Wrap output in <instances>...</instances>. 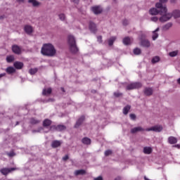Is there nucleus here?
<instances>
[{
	"label": "nucleus",
	"mask_w": 180,
	"mask_h": 180,
	"mask_svg": "<svg viewBox=\"0 0 180 180\" xmlns=\"http://www.w3.org/2000/svg\"><path fill=\"white\" fill-rule=\"evenodd\" d=\"M41 53L46 57H56L57 56V49H56L53 44L47 43L42 46Z\"/></svg>",
	"instance_id": "f257e3e1"
},
{
	"label": "nucleus",
	"mask_w": 180,
	"mask_h": 180,
	"mask_svg": "<svg viewBox=\"0 0 180 180\" xmlns=\"http://www.w3.org/2000/svg\"><path fill=\"white\" fill-rule=\"evenodd\" d=\"M68 44L71 53H73V54L78 53V47L77 46V41H75V37H74V36L68 35Z\"/></svg>",
	"instance_id": "f03ea898"
},
{
	"label": "nucleus",
	"mask_w": 180,
	"mask_h": 180,
	"mask_svg": "<svg viewBox=\"0 0 180 180\" xmlns=\"http://www.w3.org/2000/svg\"><path fill=\"white\" fill-rule=\"evenodd\" d=\"M160 17L159 18L160 22L164 23V22H168L172 18V14L171 13H168V9L167 8L163 7L160 9Z\"/></svg>",
	"instance_id": "7ed1b4c3"
},
{
	"label": "nucleus",
	"mask_w": 180,
	"mask_h": 180,
	"mask_svg": "<svg viewBox=\"0 0 180 180\" xmlns=\"http://www.w3.org/2000/svg\"><path fill=\"white\" fill-rule=\"evenodd\" d=\"M146 131H155L156 133H160V131H162V126L156 125L150 128H147L146 129Z\"/></svg>",
	"instance_id": "20e7f679"
},
{
	"label": "nucleus",
	"mask_w": 180,
	"mask_h": 180,
	"mask_svg": "<svg viewBox=\"0 0 180 180\" xmlns=\"http://www.w3.org/2000/svg\"><path fill=\"white\" fill-rule=\"evenodd\" d=\"M17 169L18 168L16 167H11V168L5 167L0 169V172L1 174H2V175H8V174H11L12 171H16Z\"/></svg>",
	"instance_id": "39448f33"
},
{
	"label": "nucleus",
	"mask_w": 180,
	"mask_h": 180,
	"mask_svg": "<svg viewBox=\"0 0 180 180\" xmlns=\"http://www.w3.org/2000/svg\"><path fill=\"white\" fill-rule=\"evenodd\" d=\"M141 87V84L139 82L136 83H131L130 84H128L127 86V89H139V88Z\"/></svg>",
	"instance_id": "423d86ee"
},
{
	"label": "nucleus",
	"mask_w": 180,
	"mask_h": 180,
	"mask_svg": "<svg viewBox=\"0 0 180 180\" xmlns=\"http://www.w3.org/2000/svg\"><path fill=\"white\" fill-rule=\"evenodd\" d=\"M65 129H67V127L61 124H58L57 126L52 125L51 127V130H56L57 131H63V130H65Z\"/></svg>",
	"instance_id": "0eeeda50"
},
{
	"label": "nucleus",
	"mask_w": 180,
	"mask_h": 180,
	"mask_svg": "<svg viewBox=\"0 0 180 180\" xmlns=\"http://www.w3.org/2000/svg\"><path fill=\"white\" fill-rule=\"evenodd\" d=\"M91 11H93L94 15H99V13H102V7L99 6H94L91 7Z\"/></svg>",
	"instance_id": "6e6552de"
},
{
	"label": "nucleus",
	"mask_w": 180,
	"mask_h": 180,
	"mask_svg": "<svg viewBox=\"0 0 180 180\" xmlns=\"http://www.w3.org/2000/svg\"><path fill=\"white\" fill-rule=\"evenodd\" d=\"M168 0H159V2L156 3L155 7L158 9H162V8H167V6H164L163 4H167Z\"/></svg>",
	"instance_id": "1a4fd4ad"
},
{
	"label": "nucleus",
	"mask_w": 180,
	"mask_h": 180,
	"mask_svg": "<svg viewBox=\"0 0 180 180\" xmlns=\"http://www.w3.org/2000/svg\"><path fill=\"white\" fill-rule=\"evenodd\" d=\"M150 15L156 16V15H158L161 13V8H152L149 10Z\"/></svg>",
	"instance_id": "9d476101"
},
{
	"label": "nucleus",
	"mask_w": 180,
	"mask_h": 180,
	"mask_svg": "<svg viewBox=\"0 0 180 180\" xmlns=\"http://www.w3.org/2000/svg\"><path fill=\"white\" fill-rule=\"evenodd\" d=\"M53 123V121H51L49 119H45L42 122V126L45 129H49V127H51V124Z\"/></svg>",
	"instance_id": "9b49d317"
},
{
	"label": "nucleus",
	"mask_w": 180,
	"mask_h": 180,
	"mask_svg": "<svg viewBox=\"0 0 180 180\" xmlns=\"http://www.w3.org/2000/svg\"><path fill=\"white\" fill-rule=\"evenodd\" d=\"M84 120H85V116L82 115L76 122V124H75V129H78L82 123H84Z\"/></svg>",
	"instance_id": "f8f14e48"
},
{
	"label": "nucleus",
	"mask_w": 180,
	"mask_h": 180,
	"mask_svg": "<svg viewBox=\"0 0 180 180\" xmlns=\"http://www.w3.org/2000/svg\"><path fill=\"white\" fill-rule=\"evenodd\" d=\"M28 4L32 5L34 8H39L41 5V3L37 0H28Z\"/></svg>",
	"instance_id": "ddd939ff"
},
{
	"label": "nucleus",
	"mask_w": 180,
	"mask_h": 180,
	"mask_svg": "<svg viewBox=\"0 0 180 180\" xmlns=\"http://www.w3.org/2000/svg\"><path fill=\"white\" fill-rule=\"evenodd\" d=\"M158 32H160V27L156 28L154 31L152 32V39L153 41H155L157 39H158Z\"/></svg>",
	"instance_id": "4468645a"
},
{
	"label": "nucleus",
	"mask_w": 180,
	"mask_h": 180,
	"mask_svg": "<svg viewBox=\"0 0 180 180\" xmlns=\"http://www.w3.org/2000/svg\"><path fill=\"white\" fill-rule=\"evenodd\" d=\"M12 50L15 54H20V53H22V48L19 47L18 45H13Z\"/></svg>",
	"instance_id": "2eb2a0df"
},
{
	"label": "nucleus",
	"mask_w": 180,
	"mask_h": 180,
	"mask_svg": "<svg viewBox=\"0 0 180 180\" xmlns=\"http://www.w3.org/2000/svg\"><path fill=\"white\" fill-rule=\"evenodd\" d=\"M138 131H146V129L141 127H136L131 129V133L132 134H134V133H137Z\"/></svg>",
	"instance_id": "dca6fc26"
},
{
	"label": "nucleus",
	"mask_w": 180,
	"mask_h": 180,
	"mask_svg": "<svg viewBox=\"0 0 180 180\" xmlns=\"http://www.w3.org/2000/svg\"><path fill=\"white\" fill-rule=\"evenodd\" d=\"M131 43H133L132 38L127 37L123 39V44H125V46H129V44H131Z\"/></svg>",
	"instance_id": "f3484780"
},
{
	"label": "nucleus",
	"mask_w": 180,
	"mask_h": 180,
	"mask_svg": "<svg viewBox=\"0 0 180 180\" xmlns=\"http://www.w3.org/2000/svg\"><path fill=\"white\" fill-rule=\"evenodd\" d=\"M13 66L16 70H22L23 68V63L16 61L13 63Z\"/></svg>",
	"instance_id": "a211bd4d"
},
{
	"label": "nucleus",
	"mask_w": 180,
	"mask_h": 180,
	"mask_svg": "<svg viewBox=\"0 0 180 180\" xmlns=\"http://www.w3.org/2000/svg\"><path fill=\"white\" fill-rule=\"evenodd\" d=\"M141 46L143 47H150L151 46V44L150 43V41L148 39H143L141 41Z\"/></svg>",
	"instance_id": "6ab92c4d"
},
{
	"label": "nucleus",
	"mask_w": 180,
	"mask_h": 180,
	"mask_svg": "<svg viewBox=\"0 0 180 180\" xmlns=\"http://www.w3.org/2000/svg\"><path fill=\"white\" fill-rule=\"evenodd\" d=\"M60 146H61V141H60L56 140L51 143L52 148H57V147H60Z\"/></svg>",
	"instance_id": "aec40b11"
},
{
	"label": "nucleus",
	"mask_w": 180,
	"mask_h": 180,
	"mask_svg": "<svg viewBox=\"0 0 180 180\" xmlns=\"http://www.w3.org/2000/svg\"><path fill=\"white\" fill-rule=\"evenodd\" d=\"M82 143L86 146H89L91 143V139L88 137H84L82 139Z\"/></svg>",
	"instance_id": "412c9836"
},
{
	"label": "nucleus",
	"mask_w": 180,
	"mask_h": 180,
	"mask_svg": "<svg viewBox=\"0 0 180 180\" xmlns=\"http://www.w3.org/2000/svg\"><path fill=\"white\" fill-rule=\"evenodd\" d=\"M86 174V171L84 169H79V170H75L74 174L76 176H78V175H85Z\"/></svg>",
	"instance_id": "4be33fe9"
},
{
	"label": "nucleus",
	"mask_w": 180,
	"mask_h": 180,
	"mask_svg": "<svg viewBox=\"0 0 180 180\" xmlns=\"http://www.w3.org/2000/svg\"><path fill=\"white\" fill-rule=\"evenodd\" d=\"M168 141L169 144H176V143H178V139L174 136H170L168 138Z\"/></svg>",
	"instance_id": "5701e85b"
},
{
	"label": "nucleus",
	"mask_w": 180,
	"mask_h": 180,
	"mask_svg": "<svg viewBox=\"0 0 180 180\" xmlns=\"http://www.w3.org/2000/svg\"><path fill=\"white\" fill-rule=\"evenodd\" d=\"M40 120H38L37 118L32 117L30 120V123L31 124H39L40 123Z\"/></svg>",
	"instance_id": "b1692460"
},
{
	"label": "nucleus",
	"mask_w": 180,
	"mask_h": 180,
	"mask_svg": "<svg viewBox=\"0 0 180 180\" xmlns=\"http://www.w3.org/2000/svg\"><path fill=\"white\" fill-rule=\"evenodd\" d=\"M143 153L144 154H151L153 153V148L151 147H144Z\"/></svg>",
	"instance_id": "393cba45"
},
{
	"label": "nucleus",
	"mask_w": 180,
	"mask_h": 180,
	"mask_svg": "<svg viewBox=\"0 0 180 180\" xmlns=\"http://www.w3.org/2000/svg\"><path fill=\"white\" fill-rule=\"evenodd\" d=\"M6 71L8 74H13V72H15L16 70L13 67H8L6 68Z\"/></svg>",
	"instance_id": "a878e982"
},
{
	"label": "nucleus",
	"mask_w": 180,
	"mask_h": 180,
	"mask_svg": "<svg viewBox=\"0 0 180 180\" xmlns=\"http://www.w3.org/2000/svg\"><path fill=\"white\" fill-rule=\"evenodd\" d=\"M25 32H26V33L30 34V33H32V32H33V28H32L30 25H26L25 27Z\"/></svg>",
	"instance_id": "bb28decb"
},
{
	"label": "nucleus",
	"mask_w": 180,
	"mask_h": 180,
	"mask_svg": "<svg viewBox=\"0 0 180 180\" xmlns=\"http://www.w3.org/2000/svg\"><path fill=\"white\" fill-rule=\"evenodd\" d=\"M171 27H172V22H168L163 26L162 29L163 30H169Z\"/></svg>",
	"instance_id": "cd10ccee"
},
{
	"label": "nucleus",
	"mask_w": 180,
	"mask_h": 180,
	"mask_svg": "<svg viewBox=\"0 0 180 180\" xmlns=\"http://www.w3.org/2000/svg\"><path fill=\"white\" fill-rule=\"evenodd\" d=\"M89 29L91 30V32H96V25H95L94 22H90Z\"/></svg>",
	"instance_id": "c85d7f7f"
},
{
	"label": "nucleus",
	"mask_w": 180,
	"mask_h": 180,
	"mask_svg": "<svg viewBox=\"0 0 180 180\" xmlns=\"http://www.w3.org/2000/svg\"><path fill=\"white\" fill-rule=\"evenodd\" d=\"M178 54H179V51H178V50L173 51L169 53V56L170 57H176V56H178Z\"/></svg>",
	"instance_id": "c756f323"
},
{
	"label": "nucleus",
	"mask_w": 180,
	"mask_h": 180,
	"mask_svg": "<svg viewBox=\"0 0 180 180\" xmlns=\"http://www.w3.org/2000/svg\"><path fill=\"white\" fill-rule=\"evenodd\" d=\"M130 109H131V107L130 105H127L123 108V113L124 115H127L130 110Z\"/></svg>",
	"instance_id": "7c9ffc66"
},
{
	"label": "nucleus",
	"mask_w": 180,
	"mask_h": 180,
	"mask_svg": "<svg viewBox=\"0 0 180 180\" xmlns=\"http://www.w3.org/2000/svg\"><path fill=\"white\" fill-rule=\"evenodd\" d=\"M116 41V37H112L108 40L109 46H113V43Z\"/></svg>",
	"instance_id": "2f4dec72"
},
{
	"label": "nucleus",
	"mask_w": 180,
	"mask_h": 180,
	"mask_svg": "<svg viewBox=\"0 0 180 180\" xmlns=\"http://www.w3.org/2000/svg\"><path fill=\"white\" fill-rule=\"evenodd\" d=\"M172 15L175 18H180V11L179 10H175L174 11H173Z\"/></svg>",
	"instance_id": "473e14b6"
},
{
	"label": "nucleus",
	"mask_w": 180,
	"mask_h": 180,
	"mask_svg": "<svg viewBox=\"0 0 180 180\" xmlns=\"http://www.w3.org/2000/svg\"><path fill=\"white\" fill-rule=\"evenodd\" d=\"M6 61L7 63H12L13 61H15V57L13 56H7Z\"/></svg>",
	"instance_id": "72a5a7b5"
},
{
	"label": "nucleus",
	"mask_w": 180,
	"mask_h": 180,
	"mask_svg": "<svg viewBox=\"0 0 180 180\" xmlns=\"http://www.w3.org/2000/svg\"><path fill=\"white\" fill-rule=\"evenodd\" d=\"M134 54H135V56H139V54H141V49L139 48L134 49Z\"/></svg>",
	"instance_id": "f704fd0d"
},
{
	"label": "nucleus",
	"mask_w": 180,
	"mask_h": 180,
	"mask_svg": "<svg viewBox=\"0 0 180 180\" xmlns=\"http://www.w3.org/2000/svg\"><path fill=\"white\" fill-rule=\"evenodd\" d=\"M160 61V58L158 56H155L152 58V63L155 64Z\"/></svg>",
	"instance_id": "c9c22d12"
},
{
	"label": "nucleus",
	"mask_w": 180,
	"mask_h": 180,
	"mask_svg": "<svg viewBox=\"0 0 180 180\" xmlns=\"http://www.w3.org/2000/svg\"><path fill=\"white\" fill-rule=\"evenodd\" d=\"M143 95L145 96H151V95H153V91H144Z\"/></svg>",
	"instance_id": "e433bc0d"
},
{
	"label": "nucleus",
	"mask_w": 180,
	"mask_h": 180,
	"mask_svg": "<svg viewBox=\"0 0 180 180\" xmlns=\"http://www.w3.org/2000/svg\"><path fill=\"white\" fill-rule=\"evenodd\" d=\"M112 153H113V152L112 151V150H107L104 153L105 157H108L109 155H112Z\"/></svg>",
	"instance_id": "4c0bfd02"
},
{
	"label": "nucleus",
	"mask_w": 180,
	"mask_h": 180,
	"mask_svg": "<svg viewBox=\"0 0 180 180\" xmlns=\"http://www.w3.org/2000/svg\"><path fill=\"white\" fill-rule=\"evenodd\" d=\"M37 72V68H32V69H30L29 72L30 74H31V75H34V74H36Z\"/></svg>",
	"instance_id": "58836bf2"
},
{
	"label": "nucleus",
	"mask_w": 180,
	"mask_h": 180,
	"mask_svg": "<svg viewBox=\"0 0 180 180\" xmlns=\"http://www.w3.org/2000/svg\"><path fill=\"white\" fill-rule=\"evenodd\" d=\"M59 19L60 20H65V15L61 13V14H59Z\"/></svg>",
	"instance_id": "ea45409f"
},
{
	"label": "nucleus",
	"mask_w": 180,
	"mask_h": 180,
	"mask_svg": "<svg viewBox=\"0 0 180 180\" xmlns=\"http://www.w3.org/2000/svg\"><path fill=\"white\" fill-rule=\"evenodd\" d=\"M42 94L43 95H46V96H49V95H51V91H44L42 92Z\"/></svg>",
	"instance_id": "a19ab883"
},
{
	"label": "nucleus",
	"mask_w": 180,
	"mask_h": 180,
	"mask_svg": "<svg viewBox=\"0 0 180 180\" xmlns=\"http://www.w3.org/2000/svg\"><path fill=\"white\" fill-rule=\"evenodd\" d=\"M122 95V93H119V91L114 93V96H115V98H120Z\"/></svg>",
	"instance_id": "79ce46f5"
},
{
	"label": "nucleus",
	"mask_w": 180,
	"mask_h": 180,
	"mask_svg": "<svg viewBox=\"0 0 180 180\" xmlns=\"http://www.w3.org/2000/svg\"><path fill=\"white\" fill-rule=\"evenodd\" d=\"M150 20L152 22H158V17L157 16L152 17L150 18Z\"/></svg>",
	"instance_id": "37998d69"
},
{
	"label": "nucleus",
	"mask_w": 180,
	"mask_h": 180,
	"mask_svg": "<svg viewBox=\"0 0 180 180\" xmlns=\"http://www.w3.org/2000/svg\"><path fill=\"white\" fill-rule=\"evenodd\" d=\"M129 117H130L131 120H136V116L135 114H130Z\"/></svg>",
	"instance_id": "c03bdc74"
},
{
	"label": "nucleus",
	"mask_w": 180,
	"mask_h": 180,
	"mask_svg": "<svg viewBox=\"0 0 180 180\" xmlns=\"http://www.w3.org/2000/svg\"><path fill=\"white\" fill-rule=\"evenodd\" d=\"M7 155L8 157H15V155H16L13 151L8 153Z\"/></svg>",
	"instance_id": "a18cd8bd"
},
{
	"label": "nucleus",
	"mask_w": 180,
	"mask_h": 180,
	"mask_svg": "<svg viewBox=\"0 0 180 180\" xmlns=\"http://www.w3.org/2000/svg\"><path fill=\"white\" fill-rule=\"evenodd\" d=\"M97 40L98 43H102V37L99 36L97 37Z\"/></svg>",
	"instance_id": "49530a36"
},
{
	"label": "nucleus",
	"mask_w": 180,
	"mask_h": 180,
	"mask_svg": "<svg viewBox=\"0 0 180 180\" xmlns=\"http://www.w3.org/2000/svg\"><path fill=\"white\" fill-rule=\"evenodd\" d=\"M68 158H69L68 155H66L63 158V161H67V160H68Z\"/></svg>",
	"instance_id": "de8ad7c7"
},
{
	"label": "nucleus",
	"mask_w": 180,
	"mask_h": 180,
	"mask_svg": "<svg viewBox=\"0 0 180 180\" xmlns=\"http://www.w3.org/2000/svg\"><path fill=\"white\" fill-rule=\"evenodd\" d=\"M94 180H103V178H102V176H99L97 178H95Z\"/></svg>",
	"instance_id": "09e8293b"
},
{
	"label": "nucleus",
	"mask_w": 180,
	"mask_h": 180,
	"mask_svg": "<svg viewBox=\"0 0 180 180\" xmlns=\"http://www.w3.org/2000/svg\"><path fill=\"white\" fill-rule=\"evenodd\" d=\"M5 75H6V74L5 73L0 74V78H2V77H5Z\"/></svg>",
	"instance_id": "8fccbe9b"
},
{
	"label": "nucleus",
	"mask_w": 180,
	"mask_h": 180,
	"mask_svg": "<svg viewBox=\"0 0 180 180\" xmlns=\"http://www.w3.org/2000/svg\"><path fill=\"white\" fill-rule=\"evenodd\" d=\"M122 177L121 176H117V178H115L114 180H121Z\"/></svg>",
	"instance_id": "3c124183"
},
{
	"label": "nucleus",
	"mask_w": 180,
	"mask_h": 180,
	"mask_svg": "<svg viewBox=\"0 0 180 180\" xmlns=\"http://www.w3.org/2000/svg\"><path fill=\"white\" fill-rule=\"evenodd\" d=\"M176 0H170L171 4H175Z\"/></svg>",
	"instance_id": "603ef678"
},
{
	"label": "nucleus",
	"mask_w": 180,
	"mask_h": 180,
	"mask_svg": "<svg viewBox=\"0 0 180 180\" xmlns=\"http://www.w3.org/2000/svg\"><path fill=\"white\" fill-rule=\"evenodd\" d=\"M73 1V2H75V4H78V2H79V0H72Z\"/></svg>",
	"instance_id": "864d4df0"
},
{
	"label": "nucleus",
	"mask_w": 180,
	"mask_h": 180,
	"mask_svg": "<svg viewBox=\"0 0 180 180\" xmlns=\"http://www.w3.org/2000/svg\"><path fill=\"white\" fill-rule=\"evenodd\" d=\"M177 84H179V85H180V78L177 79Z\"/></svg>",
	"instance_id": "5fc2aeb1"
},
{
	"label": "nucleus",
	"mask_w": 180,
	"mask_h": 180,
	"mask_svg": "<svg viewBox=\"0 0 180 180\" xmlns=\"http://www.w3.org/2000/svg\"><path fill=\"white\" fill-rule=\"evenodd\" d=\"M18 2H25V0H18Z\"/></svg>",
	"instance_id": "6e6d98bb"
},
{
	"label": "nucleus",
	"mask_w": 180,
	"mask_h": 180,
	"mask_svg": "<svg viewBox=\"0 0 180 180\" xmlns=\"http://www.w3.org/2000/svg\"><path fill=\"white\" fill-rule=\"evenodd\" d=\"M175 147H177L178 148H180V145H175Z\"/></svg>",
	"instance_id": "4d7b16f0"
},
{
	"label": "nucleus",
	"mask_w": 180,
	"mask_h": 180,
	"mask_svg": "<svg viewBox=\"0 0 180 180\" xmlns=\"http://www.w3.org/2000/svg\"><path fill=\"white\" fill-rule=\"evenodd\" d=\"M48 91H51V89H49Z\"/></svg>",
	"instance_id": "13d9d810"
},
{
	"label": "nucleus",
	"mask_w": 180,
	"mask_h": 180,
	"mask_svg": "<svg viewBox=\"0 0 180 180\" xmlns=\"http://www.w3.org/2000/svg\"><path fill=\"white\" fill-rule=\"evenodd\" d=\"M19 124V122H17V124Z\"/></svg>",
	"instance_id": "bf43d9fd"
},
{
	"label": "nucleus",
	"mask_w": 180,
	"mask_h": 180,
	"mask_svg": "<svg viewBox=\"0 0 180 180\" xmlns=\"http://www.w3.org/2000/svg\"><path fill=\"white\" fill-rule=\"evenodd\" d=\"M50 130H51V128L49 129V131H49Z\"/></svg>",
	"instance_id": "052dcab7"
},
{
	"label": "nucleus",
	"mask_w": 180,
	"mask_h": 180,
	"mask_svg": "<svg viewBox=\"0 0 180 180\" xmlns=\"http://www.w3.org/2000/svg\"><path fill=\"white\" fill-rule=\"evenodd\" d=\"M124 25H126V23L124 22Z\"/></svg>",
	"instance_id": "680f3d73"
}]
</instances>
